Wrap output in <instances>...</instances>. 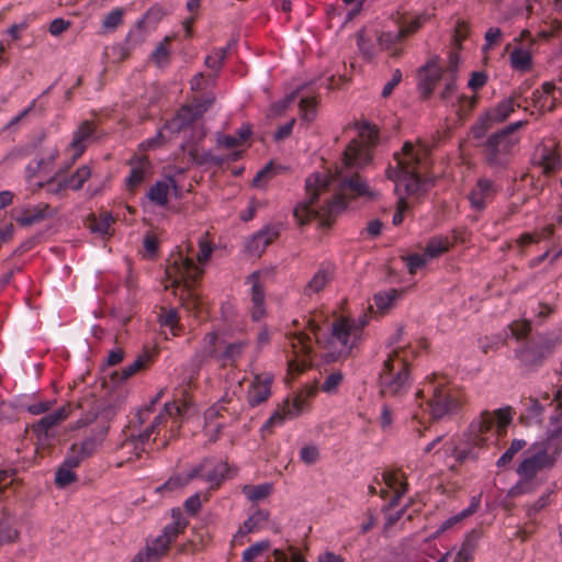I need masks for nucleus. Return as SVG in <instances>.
Instances as JSON below:
<instances>
[{
	"label": "nucleus",
	"mask_w": 562,
	"mask_h": 562,
	"mask_svg": "<svg viewBox=\"0 0 562 562\" xmlns=\"http://www.w3.org/2000/svg\"><path fill=\"white\" fill-rule=\"evenodd\" d=\"M429 148L424 143L416 145L406 142L402 151L394 155L396 167L389 169V177L394 180L395 189H402L407 195L418 196L423 191L425 183L420 179V173L428 165Z\"/></svg>",
	"instance_id": "nucleus-4"
},
{
	"label": "nucleus",
	"mask_w": 562,
	"mask_h": 562,
	"mask_svg": "<svg viewBox=\"0 0 562 562\" xmlns=\"http://www.w3.org/2000/svg\"><path fill=\"white\" fill-rule=\"evenodd\" d=\"M428 392H431V397L427 402V411L432 419H441L457 409L458 402L443 383L430 382Z\"/></svg>",
	"instance_id": "nucleus-9"
},
{
	"label": "nucleus",
	"mask_w": 562,
	"mask_h": 562,
	"mask_svg": "<svg viewBox=\"0 0 562 562\" xmlns=\"http://www.w3.org/2000/svg\"><path fill=\"white\" fill-rule=\"evenodd\" d=\"M344 380V374L340 371H335L328 374L323 382L321 390L327 394H334L337 392L339 385Z\"/></svg>",
	"instance_id": "nucleus-57"
},
{
	"label": "nucleus",
	"mask_w": 562,
	"mask_h": 562,
	"mask_svg": "<svg viewBox=\"0 0 562 562\" xmlns=\"http://www.w3.org/2000/svg\"><path fill=\"white\" fill-rule=\"evenodd\" d=\"M244 562H306L294 549H274L270 551V542L261 540L247 548L243 553Z\"/></svg>",
	"instance_id": "nucleus-8"
},
{
	"label": "nucleus",
	"mask_w": 562,
	"mask_h": 562,
	"mask_svg": "<svg viewBox=\"0 0 562 562\" xmlns=\"http://www.w3.org/2000/svg\"><path fill=\"white\" fill-rule=\"evenodd\" d=\"M224 341L225 340H220L216 331H209L204 335L193 357V363L196 367V370L210 359H214L220 362Z\"/></svg>",
	"instance_id": "nucleus-14"
},
{
	"label": "nucleus",
	"mask_w": 562,
	"mask_h": 562,
	"mask_svg": "<svg viewBox=\"0 0 562 562\" xmlns=\"http://www.w3.org/2000/svg\"><path fill=\"white\" fill-rule=\"evenodd\" d=\"M441 79L440 67L436 63H429L424 68V75L420 81V86L424 89L426 95L430 94L437 81Z\"/></svg>",
	"instance_id": "nucleus-39"
},
{
	"label": "nucleus",
	"mask_w": 562,
	"mask_h": 562,
	"mask_svg": "<svg viewBox=\"0 0 562 562\" xmlns=\"http://www.w3.org/2000/svg\"><path fill=\"white\" fill-rule=\"evenodd\" d=\"M361 337L352 326V317H338L330 326L326 346L339 355H348L360 341Z\"/></svg>",
	"instance_id": "nucleus-7"
},
{
	"label": "nucleus",
	"mask_w": 562,
	"mask_h": 562,
	"mask_svg": "<svg viewBox=\"0 0 562 562\" xmlns=\"http://www.w3.org/2000/svg\"><path fill=\"white\" fill-rule=\"evenodd\" d=\"M83 460L85 458L75 449V447L70 446L61 464L75 471Z\"/></svg>",
	"instance_id": "nucleus-63"
},
{
	"label": "nucleus",
	"mask_w": 562,
	"mask_h": 562,
	"mask_svg": "<svg viewBox=\"0 0 562 562\" xmlns=\"http://www.w3.org/2000/svg\"><path fill=\"white\" fill-rule=\"evenodd\" d=\"M480 503H481L480 496H473L471 498L470 505L465 509H463L462 512H460L457 515L449 517L448 519H446L445 521L441 522V525L439 526V528L437 530V535L445 532L446 530L450 529L452 526L462 521L467 517L473 515L480 507Z\"/></svg>",
	"instance_id": "nucleus-37"
},
{
	"label": "nucleus",
	"mask_w": 562,
	"mask_h": 562,
	"mask_svg": "<svg viewBox=\"0 0 562 562\" xmlns=\"http://www.w3.org/2000/svg\"><path fill=\"white\" fill-rule=\"evenodd\" d=\"M315 389H310L306 394H297L293 401H286L268 420V425H281L288 418L299 416L307 405V397L314 396Z\"/></svg>",
	"instance_id": "nucleus-17"
},
{
	"label": "nucleus",
	"mask_w": 562,
	"mask_h": 562,
	"mask_svg": "<svg viewBox=\"0 0 562 562\" xmlns=\"http://www.w3.org/2000/svg\"><path fill=\"white\" fill-rule=\"evenodd\" d=\"M317 99L315 97H305L300 100L301 117L306 122H312L316 116Z\"/></svg>",
	"instance_id": "nucleus-55"
},
{
	"label": "nucleus",
	"mask_w": 562,
	"mask_h": 562,
	"mask_svg": "<svg viewBox=\"0 0 562 562\" xmlns=\"http://www.w3.org/2000/svg\"><path fill=\"white\" fill-rule=\"evenodd\" d=\"M273 376L270 373L255 375L247 392V402L251 407L266 402L271 395V384Z\"/></svg>",
	"instance_id": "nucleus-21"
},
{
	"label": "nucleus",
	"mask_w": 562,
	"mask_h": 562,
	"mask_svg": "<svg viewBox=\"0 0 562 562\" xmlns=\"http://www.w3.org/2000/svg\"><path fill=\"white\" fill-rule=\"evenodd\" d=\"M94 125L89 121H83L74 132L72 139L66 153L70 155L69 162L66 168L70 167L86 151L88 145L94 138Z\"/></svg>",
	"instance_id": "nucleus-13"
},
{
	"label": "nucleus",
	"mask_w": 562,
	"mask_h": 562,
	"mask_svg": "<svg viewBox=\"0 0 562 562\" xmlns=\"http://www.w3.org/2000/svg\"><path fill=\"white\" fill-rule=\"evenodd\" d=\"M445 89L440 93L441 100L454 104L464 99L463 95L457 93L456 76L445 74Z\"/></svg>",
	"instance_id": "nucleus-50"
},
{
	"label": "nucleus",
	"mask_w": 562,
	"mask_h": 562,
	"mask_svg": "<svg viewBox=\"0 0 562 562\" xmlns=\"http://www.w3.org/2000/svg\"><path fill=\"white\" fill-rule=\"evenodd\" d=\"M172 517L173 521L164 528L161 535L148 541L145 551L138 552L132 562H158L188 525L179 509L172 510Z\"/></svg>",
	"instance_id": "nucleus-6"
},
{
	"label": "nucleus",
	"mask_w": 562,
	"mask_h": 562,
	"mask_svg": "<svg viewBox=\"0 0 562 562\" xmlns=\"http://www.w3.org/2000/svg\"><path fill=\"white\" fill-rule=\"evenodd\" d=\"M549 463V458L546 451H541L525 459L518 467L517 472L519 475L531 479L536 475V473L547 467Z\"/></svg>",
	"instance_id": "nucleus-31"
},
{
	"label": "nucleus",
	"mask_w": 562,
	"mask_h": 562,
	"mask_svg": "<svg viewBox=\"0 0 562 562\" xmlns=\"http://www.w3.org/2000/svg\"><path fill=\"white\" fill-rule=\"evenodd\" d=\"M404 40L403 33L398 29L395 32H385L379 36V45L382 49H390L391 55L396 57L401 54L397 44Z\"/></svg>",
	"instance_id": "nucleus-44"
},
{
	"label": "nucleus",
	"mask_w": 562,
	"mask_h": 562,
	"mask_svg": "<svg viewBox=\"0 0 562 562\" xmlns=\"http://www.w3.org/2000/svg\"><path fill=\"white\" fill-rule=\"evenodd\" d=\"M522 125L524 122L519 121L494 134V162L496 160L504 162L502 156H507L512 153L513 148L519 142L516 131Z\"/></svg>",
	"instance_id": "nucleus-16"
},
{
	"label": "nucleus",
	"mask_w": 562,
	"mask_h": 562,
	"mask_svg": "<svg viewBox=\"0 0 562 562\" xmlns=\"http://www.w3.org/2000/svg\"><path fill=\"white\" fill-rule=\"evenodd\" d=\"M199 470H190L186 474L170 476L162 485L156 488L157 492L175 491L195 480Z\"/></svg>",
	"instance_id": "nucleus-40"
},
{
	"label": "nucleus",
	"mask_w": 562,
	"mask_h": 562,
	"mask_svg": "<svg viewBox=\"0 0 562 562\" xmlns=\"http://www.w3.org/2000/svg\"><path fill=\"white\" fill-rule=\"evenodd\" d=\"M269 514L262 509H256L239 527L236 535L234 536V542H240V539L251 532H258L268 522Z\"/></svg>",
	"instance_id": "nucleus-28"
},
{
	"label": "nucleus",
	"mask_w": 562,
	"mask_h": 562,
	"mask_svg": "<svg viewBox=\"0 0 562 562\" xmlns=\"http://www.w3.org/2000/svg\"><path fill=\"white\" fill-rule=\"evenodd\" d=\"M227 47L214 48L204 60L207 68L214 70L216 74L221 70L227 55Z\"/></svg>",
	"instance_id": "nucleus-51"
},
{
	"label": "nucleus",
	"mask_w": 562,
	"mask_h": 562,
	"mask_svg": "<svg viewBox=\"0 0 562 562\" xmlns=\"http://www.w3.org/2000/svg\"><path fill=\"white\" fill-rule=\"evenodd\" d=\"M404 260L406 262L408 272L411 274H415L419 269L424 268L428 263L429 258L424 252L409 255L405 257Z\"/></svg>",
	"instance_id": "nucleus-58"
},
{
	"label": "nucleus",
	"mask_w": 562,
	"mask_h": 562,
	"mask_svg": "<svg viewBox=\"0 0 562 562\" xmlns=\"http://www.w3.org/2000/svg\"><path fill=\"white\" fill-rule=\"evenodd\" d=\"M243 494L250 502H259L268 497L273 492L272 483H262L258 485H244L241 487Z\"/></svg>",
	"instance_id": "nucleus-41"
},
{
	"label": "nucleus",
	"mask_w": 562,
	"mask_h": 562,
	"mask_svg": "<svg viewBox=\"0 0 562 562\" xmlns=\"http://www.w3.org/2000/svg\"><path fill=\"white\" fill-rule=\"evenodd\" d=\"M248 339L224 341L220 356L221 367H236L249 348Z\"/></svg>",
	"instance_id": "nucleus-27"
},
{
	"label": "nucleus",
	"mask_w": 562,
	"mask_h": 562,
	"mask_svg": "<svg viewBox=\"0 0 562 562\" xmlns=\"http://www.w3.org/2000/svg\"><path fill=\"white\" fill-rule=\"evenodd\" d=\"M206 108H196L194 112L190 106L182 108L179 113L164 126L165 130L172 132H179L186 125H188L195 116L201 115Z\"/></svg>",
	"instance_id": "nucleus-35"
},
{
	"label": "nucleus",
	"mask_w": 562,
	"mask_h": 562,
	"mask_svg": "<svg viewBox=\"0 0 562 562\" xmlns=\"http://www.w3.org/2000/svg\"><path fill=\"white\" fill-rule=\"evenodd\" d=\"M170 38L166 36L153 50L150 59L159 68L167 66L170 61Z\"/></svg>",
	"instance_id": "nucleus-47"
},
{
	"label": "nucleus",
	"mask_w": 562,
	"mask_h": 562,
	"mask_svg": "<svg viewBox=\"0 0 562 562\" xmlns=\"http://www.w3.org/2000/svg\"><path fill=\"white\" fill-rule=\"evenodd\" d=\"M532 166L538 168L540 173L546 177H550L560 171L562 161L558 145L554 143L539 144L532 157Z\"/></svg>",
	"instance_id": "nucleus-12"
},
{
	"label": "nucleus",
	"mask_w": 562,
	"mask_h": 562,
	"mask_svg": "<svg viewBox=\"0 0 562 562\" xmlns=\"http://www.w3.org/2000/svg\"><path fill=\"white\" fill-rule=\"evenodd\" d=\"M44 188L48 194L56 196H64L66 191L69 189L66 178L61 177V171H57L46 181H40L34 183L33 191Z\"/></svg>",
	"instance_id": "nucleus-33"
},
{
	"label": "nucleus",
	"mask_w": 562,
	"mask_h": 562,
	"mask_svg": "<svg viewBox=\"0 0 562 562\" xmlns=\"http://www.w3.org/2000/svg\"><path fill=\"white\" fill-rule=\"evenodd\" d=\"M319 451L316 446H304L300 450V458L306 464H314L317 462Z\"/></svg>",
	"instance_id": "nucleus-64"
},
{
	"label": "nucleus",
	"mask_w": 562,
	"mask_h": 562,
	"mask_svg": "<svg viewBox=\"0 0 562 562\" xmlns=\"http://www.w3.org/2000/svg\"><path fill=\"white\" fill-rule=\"evenodd\" d=\"M518 105L516 103V99L514 95L504 100L497 105L496 113L494 114V121H504L506 120L512 112H514L515 106Z\"/></svg>",
	"instance_id": "nucleus-59"
},
{
	"label": "nucleus",
	"mask_w": 562,
	"mask_h": 562,
	"mask_svg": "<svg viewBox=\"0 0 562 562\" xmlns=\"http://www.w3.org/2000/svg\"><path fill=\"white\" fill-rule=\"evenodd\" d=\"M191 470H199L195 479L203 480L210 488H217L228 473V465L223 462L213 463L209 460L202 461Z\"/></svg>",
	"instance_id": "nucleus-19"
},
{
	"label": "nucleus",
	"mask_w": 562,
	"mask_h": 562,
	"mask_svg": "<svg viewBox=\"0 0 562 562\" xmlns=\"http://www.w3.org/2000/svg\"><path fill=\"white\" fill-rule=\"evenodd\" d=\"M336 267L330 262L322 263L317 271L313 274L311 280L304 286L303 293L306 296H312L319 293L327 284L334 279Z\"/></svg>",
	"instance_id": "nucleus-26"
},
{
	"label": "nucleus",
	"mask_w": 562,
	"mask_h": 562,
	"mask_svg": "<svg viewBox=\"0 0 562 562\" xmlns=\"http://www.w3.org/2000/svg\"><path fill=\"white\" fill-rule=\"evenodd\" d=\"M112 222L113 218L109 214H105L103 217L91 220L89 228L93 233L105 235L109 233Z\"/></svg>",
	"instance_id": "nucleus-61"
},
{
	"label": "nucleus",
	"mask_w": 562,
	"mask_h": 562,
	"mask_svg": "<svg viewBox=\"0 0 562 562\" xmlns=\"http://www.w3.org/2000/svg\"><path fill=\"white\" fill-rule=\"evenodd\" d=\"M561 91L552 82H544L540 89L532 94L533 104L541 112L553 111L560 102Z\"/></svg>",
	"instance_id": "nucleus-24"
},
{
	"label": "nucleus",
	"mask_w": 562,
	"mask_h": 562,
	"mask_svg": "<svg viewBox=\"0 0 562 562\" xmlns=\"http://www.w3.org/2000/svg\"><path fill=\"white\" fill-rule=\"evenodd\" d=\"M159 323L164 327H168L172 336H178L179 333V316L175 308H161L159 314Z\"/></svg>",
	"instance_id": "nucleus-49"
},
{
	"label": "nucleus",
	"mask_w": 562,
	"mask_h": 562,
	"mask_svg": "<svg viewBox=\"0 0 562 562\" xmlns=\"http://www.w3.org/2000/svg\"><path fill=\"white\" fill-rule=\"evenodd\" d=\"M510 64L513 68L521 72L529 71L532 68V57L529 50L524 48H515L510 55Z\"/></svg>",
	"instance_id": "nucleus-43"
},
{
	"label": "nucleus",
	"mask_w": 562,
	"mask_h": 562,
	"mask_svg": "<svg viewBox=\"0 0 562 562\" xmlns=\"http://www.w3.org/2000/svg\"><path fill=\"white\" fill-rule=\"evenodd\" d=\"M526 446V441L521 439H515L512 441L510 447L505 451V453L498 459L497 465L504 467L508 464L514 456Z\"/></svg>",
	"instance_id": "nucleus-60"
},
{
	"label": "nucleus",
	"mask_w": 562,
	"mask_h": 562,
	"mask_svg": "<svg viewBox=\"0 0 562 562\" xmlns=\"http://www.w3.org/2000/svg\"><path fill=\"white\" fill-rule=\"evenodd\" d=\"M181 412H182L181 406L177 405L176 403H166L164 405L162 411L158 415L155 416L150 426L147 427L142 434H139L138 441L143 445L145 441H147L150 438V436L154 432H156L158 435L160 432V429L166 426V424L169 419H171V427L169 430L170 437H173L176 428L180 427Z\"/></svg>",
	"instance_id": "nucleus-11"
},
{
	"label": "nucleus",
	"mask_w": 562,
	"mask_h": 562,
	"mask_svg": "<svg viewBox=\"0 0 562 562\" xmlns=\"http://www.w3.org/2000/svg\"><path fill=\"white\" fill-rule=\"evenodd\" d=\"M394 418V408L390 404L383 403L381 405L380 415L378 418L379 426L383 432H389L392 429Z\"/></svg>",
	"instance_id": "nucleus-53"
},
{
	"label": "nucleus",
	"mask_w": 562,
	"mask_h": 562,
	"mask_svg": "<svg viewBox=\"0 0 562 562\" xmlns=\"http://www.w3.org/2000/svg\"><path fill=\"white\" fill-rule=\"evenodd\" d=\"M481 536V531L475 529L469 532L454 557V562H471L479 546Z\"/></svg>",
	"instance_id": "nucleus-32"
},
{
	"label": "nucleus",
	"mask_w": 562,
	"mask_h": 562,
	"mask_svg": "<svg viewBox=\"0 0 562 562\" xmlns=\"http://www.w3.org/2000/svg\"><path fill=\"white\" fill-rule=\"evenodd\" d=\"M452 246V241L447 236H435L429 239L425 248V254L429 260L437 258L446 252Z\"/></svg>",
	"instance_id": "nucleus-42"
},
{
	"label": "nucleus",
	"mask_w": 562,
	"mask_h": 562,
	"mask_svg": "<svg viewBox=\"0 0 562 562\" xmlns=\"http://www.w3.org/2000/svg\"><path fill=\"white\" fill-rule=\"evenodd\" d=\"M514 409L510 406L494 411V422H496L498 435H504L506 427L512 423Z\"/></svg>",
	"instance_id": "nucleus-52"
},
{
	"label": "nucleus",
	"mask_w": 562,
	"mask_h": 562,
	"mask_svg": "<svg viewBox=\"0 0 562 562\" xmlns=\"http://www.w3.org/2000/svg\"><path fill=\"white\" fill-rule=\"evenodd\" d=\"M53 214L47 203H38L21 207L15 216V221L21 226L29 227L50 217Z\"/></svg>",
	"instance_id": "nucleus-25"
},
{
	"label": "nucleus",
	"mask_w": 562,
	"mask_h": 562,
	"mask_svg": "<svg viewBox=\"0 0 562 562\" xmlns=\"http://www.w3.org/2000/svg\"><path fill=\"white\" fill-rule=\"evenodd\" d=\"M109 427L105 425H102L101 427L97 428L93 434L87 438H85L81 442H75L71 446L75 447V449L85 458L91 457L98 448L102 445L104 441L106 434H108Z\"/></svg>",
	"instance_id": "nucleus-29"
},
{
	"label": "nucleus",
	"mask_w": 562,
	"mask_h": 562,
	"mask_svg": "<svg viewBox=\"0 0 562 562\" xmlns=\"http://www.w3.org/2000/svg\"><path fill=\"white\" fill-rule=\"evenodd\" d=\"M68 415V409L66 407H61L42 417L34 426V430L38 434V436H44L46 438L48 436V430L60 422L65 420Z\"/></svg>",
	"instance_id": "nucleus-34"
},
{
	"label": "nucleus",
	"mask_w": 562,
	"mask_h": 562,
	"mask_svg": "<svg viewBox=\"0 0 562 562\" xmlns=\"http://www.w3.org/2000/svg\"><path fill=\"white\" fill-rule=\"evenodd\" d=\"M130 173L125 178L126 188L135 191L153 172V166L147 157H134L130 160Z\"/></svg>",
	"instance_id": "nucleus-20"
},
{
	"label": "nucleus",
	"mask_w": 562,
	"mask_h": 562,
	"mask_svg": "<svg viewBox=\"0 0 562 562\" xmlns=\"http://www.w3.org/2000/svg\"><path fill=\"white\" fill-rule=\"evenodd\" d=\"M77 479L76 472L64 464H60L55 473V484L60 488L67 487L76 482Z\"/></svg>",
	"instance_id": "nucleus-54"
},
{
	"label": "nucleus",
	"mask_w": 562,
	"mask_h": 562,
	"mask_svg": "<svg viewBox=\"0 0 562 562\" xmlns=\"http://www.w3.org/2000/svg\"><path fill=\"white\" fill-rule=\"evenodd\" d=\"M291 350L288 351V368L290 373H300L310 363L312 351V338L306 333L300 331L289 337Z\"/></svg>",
	"instance_id": "nucleus-10"
},
{
	"label": "nucleus",
	"mask_w": 562,
	"mask_h": 562,
	"mask_svg": "<svg viewBox=\"0 0 562 562\" xmlns=\"http://www.w3.org/2000/svg\"><path fill=\"white\" fill-rule=\"evenodd\" d=\"M371 157L368 143L352 139L335 175H311L305 183L307 200L299 203L293 212L297 223L304 225L313 218H319L321 225H329L330 218L345 210L348 198L373 196L367 182L358 173H351V169L369 164Z\"/></svg>",
	"instance_id": "nucleus-1"
},
{
	"label": "nucleus",
	"mask_w": 562,
	"mask_h": 562,
	"mask_svg": "<svg viewBox=\"0 0 562 562\" xmlns=\"http://www.w3.org/2000/svg\"><path fill=\"white\" fill-rule=\"evenodd\" d=\"M426 15H417L413 18L409 22L404 23L401 25L400 30L403 33L404 38L413 33H415L417 30L420 29V26L426 21Z\"/></svg>",
	"instance_id": "nucleus-62"
},
{
	"label": "nucleus",
	"mask_w": 562,
	"mask_h": 562,
	"mask_svg": "<svg viewBox=\"0 0 562 562\" xmlns=\"http://www.w3.org/2000/svg\"><path fill=\"white\" fill-rule=\"evenodd\" d=\"M382 481L387 490L393 492V497L389 503V507L397 506L398 501L407 493L408 483L406 475L401 470L384 471L382 473Z\"/></svg>",
	"instance_id": "nucleus-22"
},
{
	"label": "nucleus",
	"mask_w": 562,
	"mask_h": 562,
	"mask_svg": "<svg viewBox=\"0 0 562 562\" xmlns=\"http://www.w3.org/2000/svg\"><path fill=\"white\" fill-rule=\"evenodd\" d=\"M19 531L14 528V518L3 509L0 516V546L15 541Z\"/></svg>",
	"instance_id": "nucleus-38"
},
{
	"label": "nucleus",
	"mask_w": 562,
	"mask_h": 562,
	"mask_svg": "<svg viewBox=\"0 0 562 562\" xmlns=\"http://www.w3.org/2000/svg\"><path fill=\"white\" fill-rule=\"evenodd\" d=\"M91 177V167L88 165H83L78 168L70 177H67V184L69 190L78 191L80 190L85 182Z\"/></svg>",
	"instance_id": "nucleus-48"
},
{
	"label": "nucleus",
	"mask_w": 562,
	"mask_h": 562,
	"mask_svg": "<svg viewBox=\"0 0 562 562\" xmlns=\"http://www.w3.org/2000/svg\"><path fill=\"white\" fill-rule=\"evenodd\" d=\"M213 252L212 245L204 238L199 239V250H195L191 244L179 246L176 252H172L168 259L166 277L169 286H183L187 297H182L183 305L188 310L199 307V299L192 291V285L204 273V267Z\"/></svg>",
	"instance_id": "nucleus-3"
},
{
	"label": "nucleus",
	"mask_w": 562,
	"mask_h": 562,
	"mask_svg": "<svg viewBox=\"0 0 562 562\" xmlns=\"http://www.w3.org/2000/svg\"><path fill=\"white\" fill-rule=\"evenodd\" d=\"M279 235L280 228L278 225H266L247 239L245 245L246 250L250 255L260 256Z\"/></svg>",
	"instance_id": "nucleus-18"
},
{
	"label": "nucleus",
	"mask_w": 562,
	"mask_h": 562,
	"mask_svg": "<svg viewBox=\"0 0 562 562\" xmlns=\"http://www.w3.org/2000/svg\"><path fill=\"white\" fill-rule=\"evenodd\" d=\"M401 296V291L389 289L374 294L373 301L380 312L389 310L393 303Z\"/></svg>",
	"instance_id": "nucleus-46"
},
{
	"label": "nucleus",
	"mask_w": 562,
	"mask_h": 562,
	"mask_svg": "<svg viewBox=\"0 0 562 562\" xmlns=\"http://www.w3.org/2000/svg\"><path fill=\"white\" fill-rule=\"evenodd\" d=\"M492 430V413L483 411L472 419L469 427L460 436H453L442 442L438 436L423 448L422 456L432 454L443 461L452 471L467 462L476 461L488 450Z\"/></svg>",
	"instance_id": "nucleus-2"
},
{
	"label": "nucleus",
	"mask_w": 562,
	"mask_h": 562,
	"mask_svg": "<svg viewBox=\"0 0 562 562\" xmlns=\"http://www.w3.org/2000/svg\"><path fill=\"white\" fill-rule=\"evenodd\" d=\"M492 193V184L488 180H480L477 186L470 192L469 200L471 206L476 211H482L486 206L485 199Z\"/></svg>",
	"instance_id": "nucleus-36"
},
{
	"label": "nucleus",
	"mask_w": 562,
	"mask_h": 562,
	"mask_svg": "<svg viewBox=\"0 0 562 562\" xmlns=\"http://www.w3.org/2000/svg\"><path fill=\"white\" fill-rule=\"evenodd\" d=\"M247 283L250 284L251 297V317L254 321H259L266 312L265 308V289L261 282V273L259 271L252 272L247 278Z\"/></svg>",
	"instance_id": "nucleus-23"
},
{
	"label": "nucleus",
	"mask_w": 562,
	"mask_h": 562,
	"mask_svg": "<svg viewBox=\"0 0 562 562\" xmlns=\"http://www.w3.org/2000/svg\"><path fill=\"white\" fill-rule=\"evenodd\" d=\"M408 353L405 347H395L387 353L379 374L380 394L383 397L401 398L409 391Z\"/></svg>",
	"instance_id": "nucleus-5"
},
{
	"label": "nucleus",
	"mask_w": 562,
	"mask_h": 562,
	"mask_svg": "<svg viewBox=\"0 0 562 562\" xmlns=\"http://www.w3.org/2000/svg\"><path fill=\"white\" fill-rule=\"evenodd\" d=\"M123 9L115 8L106 13L102 20V29L105 32L114 31L123 21Z\"/></svg>",
	"instance_id": "nucleus-56"
},
{
	"label": "nucleus",
	"mask_w": 562,
	"mask_h": 562,
	"mask_svg": "<svg viewBox=\"0 0 562 562\" xmlns=\"http://www.w3.org/2000/svg\"><path fill=\"white\" fill-rule=\"evenodd\" d=\"M58 156L59 148L57 145H50L42 148L37 158L25 167L26 181L31 183L37 175L52 171Z\"/></svg>",
	"instance_id": "nucleus-15"
},
{
	"label": "nucleus",
	"mask_w": 562,
	"mask_h": 562,
	"mask_svg": "<svg viewBox=\"0 0 562 562\" xmlns=\"http://www.w3.org/2000/svg\"><path fill=\"white\" fill-rule=\"evenodd\" d=\"M170 187L177 189L176 181L171 177L166 180L156 181L147 192L148 200L155 205L165 206L168 203Z\"/></svg>",
	"instance_id": "nucleus-30"
},
{
	"label": "nucleus",
	"mask_w": 562,
	"mask_h": 562,
	"mask_svg": "<svg viewBox=\"0 0 562 562\" xmlns=\"http://www.w3.org/2000/svg\"><path fill=\"white\" fill-rule=\"evenodd\" d=\"M491 127L492 117L486 114L473 126V138L476 139L479 144L490 145L492 143V135L488 134Z\"/></svg>",
	"instance_id": "nucleus-45"
}]
</instances>
